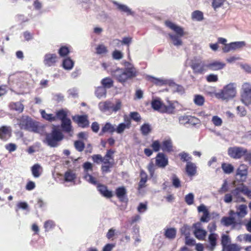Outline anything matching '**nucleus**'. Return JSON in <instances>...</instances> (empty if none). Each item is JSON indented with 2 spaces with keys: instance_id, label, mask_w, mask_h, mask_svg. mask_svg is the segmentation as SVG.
I'll list each match as a JSON object with an SVG mask.
<instances>
[{
  "instance_id": "a211bd4d",
  "label": "nucleus",
  "mask_w": 251,
  "mask_h": 251,
  "mask_svg": "<svg viewBox=\"0 0 251 251\" xmlns=\"http://www.w3.org/2000/svg\"><path fill=\"white\" fill-rule=\"evenodd\" d=\"M57 60V56L54 54H47L45 56L44 63L48 66L53 65Z\"/></svg>"
},
{
  "instance_id": "a878e982",
  "label": "nucleus",
  "mask_w": 251,
  "mask_h": 251,
  "mask_svg": "<svg viewBox=\"0 0 251 251\" xmlns=\"http://www.w3.org/2000/svg\"><path fill=\"white\" fill-rule=\"evenodd\" d=\"M32 174L34 177H39L42 172V168L39 164H34L31 169Z\"/></svg>"
},
{
  "instance_id": "412c9836",
  "label": "nucleus",
  "mask_w": 251,
  "mask_h": 251,
  "mask_svg": "<svg viewBox=\"0 0 251 251\" xmlns=\"http://www.w3.org/2000/svg\"><path fill=\"white\" fill-rule=\"evenodd\" d=\"M73 119L78 123L79 126L82 127H85L89 125L87 117L85 115L76 116L74 117Z\"/></svg>"
},
{
  "instance_id": "0eeeda50",
  "label": "nucleus",
  "mask_w": 251,
  "mask_h": 251,
  "mask_svg": "<svg viewBox=\"0 0 251 251\" xmlns=\"http://www.w3.org/2000/svg\"><path fill=\"white\" fill-rule=\"evenodd\" d=\"M247 152L246 149L241 147H230L228 149V154L234 159L240 158Z\"/></svg>"
},
{
  "instance_id": "680f3d73",
  "label": "nucleus",
  "mask_w": 251,
  "mask_h": 251,
  "mask_svg": "<svg viewBox=\"0 0 251 251\" xmlns=\"http://www.w3.org/2000/svg\"><path fill=\"white\" fill-rule=\"evenodd\" d=\"M194 199V196L191 193L186 195L185 197V201L188 205H191L193 203Z\"/></svg>"
},
{
  "instance_id": "1a4fd4ad",
  "label": "nucleus",
  "mask_w": 251,
  "mask_h": 251,
  "mask_svg": "<svg viewBox=\"0 0 251 251\" xmlns=\"http://www.w3.org/2000/svg\"><path fill=\"white\" fill-rule=\"evenodd\" d=\"M195 230L194 234L195 237L199 240H203L206 237L207 232L203 229L201 227V224L200 223H198L194 225Z\"/></svg>"
},
{
  "instance_id": "f8f14e48",
  "label": "nucleus",
  "mask_w": 251,
  "mask_h": 251,
  "mask_svg": "<svg viewBox=\"0 0 251 251\" xmlns=\"http://www.w3.org/2000/svg\"><path fill=\"white\" fill-rule=\"evenodd\" d=\"M248 175V167L244 164L240 165L237 170L236 176H240L241 181H245Z\"/></svg>"
},
{
  "instance_id": "774afa93",
  "label": "nucleus",
  "mask_w": 251,
  "mask_h": 251,
  "mask_svg": "<svg viewBox=\"0 0 251 251\" xmlns=\"http://www.w3.org/2000/svg\"><path fill=\"white\" fill-rule=\"evenodd\" d=\"M130 118L136 122H139L141 119L140 114L137 112H132L130 113Z\"/></svg>"
},
{
  "instance_id": "49530a36",
  "label": "nucleus",
  "mask_w": 251,
  "mask_h": 251,
  "mask_svg": "<svg viewBox=\"0 0 251 251\" xmlns=\"http://www.w3.org/2000/svg\"><path fill=\"white\" fill-rule=\"evenodd\" d=\"M141 133L144 135H147L151 130V126L149 124H144L140 128Z\"/></svg>"
},
{
  "instance_id": "b1692460",
  "label": "nucleus",
  "mask_w": 251,
  "mask_h": 251,
  "mask_svg": "<svg viewBox=\"0 0 251 251\" xmlns=\"http://www.w3.org/2000/svg\"><path fill=\"white\" fill-rule=\"evenodd\" d=\"M126 194V190L124 186L119 187L116 189V195L118 199L122 201H125V196Z\"/></svg>"
},
{
  "instance_id": "c756f323",
  "label": "nucleus",
  "mask_w": 251,
  "mask_h": 251,
  "mask_svg": "<svg viewBox=\"0 0 251 251\" xmlns=\"http://www.w3.org/2000/svg\"><path fill=\"white\" fill-rule=\"evenodd\" d=\"M61 127L64 131L69 133L72 131L71 121L67 119L61 122Z\"/></svg>"
},
{
  "instance_id": "423d86ee",
  "label": "nucleus",
  "mask_w": 251,
  "mask_h": 251,
  "mask_svg": "<svg viewBox=\"0 0 251 251\" xmlns=\"http://www.w3.org/2000/svg\"><path fill=\"white\" fill-rule=\"evenodd\" d=\"M207 64L200 59L192 61L191 67L195 73L203 74L207 70Z\"/></svg>"
},
{
  "instance_id": "2eb2a0df",
  "label": "nucleus",
  "mask_w": 251,
  "mask_h": 251,
  "mask_svg": "<svg viewBox=\"0 0 251 251\" xmlns=\"http://www.w3.org/2000/svg\"><path fill=\"white\" fill-rule=\"evenodd\" d=\"M167 157L162 153H159L156 157V165L161 168H164L168 165Z\"/></svg>"
},
{
  "instance_id": "37998d69",
  "label": "nucleus",
  "mask_w": 251,
  "mask_h": 251,
  "mask_svg": "<svg viewBox=\"0 0 251 251\" xmlns=\"http://www.w3.org/2000/svg\"><path fill=\"white\" fill-rule=\"evenodd\" d=\"M233 50H239L245 47L246 45L244 41H238L230 43Z\"/></svg>"
},
{
  "instance_id": "58836bf2",
  "label": "nucleus",
  "mask_w": 251,
  "mask_h": 251,
  "mask_svg": "<svg viewBox=\"0 0 251 251\" xmlns=\"http://www.w3.org/2000/svg\"><path fill=\"white\" fill-rule=\"evenodd\" d=\"M222 168L225 174H230L233 172L234 167L230 164L224 163L222 164Z\"/></svg>"
},
{
  "instance_id": "c85d7f7f",
  "label": "nucleus",
  "mask_w": 251,
  "mask_h": 251,
  "mask_svg": "<svg viewBox=\"0 0 251 251\" xmlns=\"http://www.w3.org/2000/svg\"><path fill=\"white\" fill-rule=\"evenodd\" d=\"M106 90L102 86L98 87L95 90V95L99 99L106 97Z\"/></svg>"
},
{
  "instance_id": "aec40b11",
  "label": "nucleus",
  "mask_w": 251,
  "mask_h": 251,
  "mask_svg": "<svg viewBox=\"0 0 251 251\" xmlns=\"http://www.w3.org/2000/svg\"><path fill=\"white\" fill-rule=\"evenodd\" d=\"M97 188L100 193L104 197L110 198L113 196L112 191L108 190L106 186L102 184H99L97 186Z\"/></svg>"
},
{
  "instance_id": "473e14b6",
  "label": "nucleus",
  "mask_w": 251,
  "mask_h": 251,
  "mask_svg": "<svg viewBox=\"0 0 251 251\" xmlns=\"http://www.w3.org/2000/svg\"><path fill=\"white\" fill-rule=\"evenodd\" d=\"M9 107L19 113L23 112L24 108V105L21 102H12L9 104Z\"/></svg>"
},
{
  "instance_id": "393cba45",
  "label": "nucleus",
  "mask_w": 251,
  "mask_h": 251,
  "mask_svg": "<svg viewBox=\"0 0 251 251\" xmlns=\"http://www.w3.org/2000/svg\"><path fill=\"white\" fill-rule=\"evenodd\" d=\"M186 171L189 176L195 175L197 172V167L195 163L188 162L186 166Z\"/></svg>"
},
{
  "instance_id": "7ed1b4c3",
  "label": "nucleus",
  "mask_w": 251,
  "mask_h": 251,
  "mask_svg": "<svg viewBox=\"0 0 251 251\" xmlns=\"http://www.w3.org/2000/svg\"><path fill=\"white\" fill-rule=\"evenodd\" d=\"M63 138L62 133L59 130L53 128L52 132L46 135V141L49 146L54 147L57 146V143Z\"/></svg>"
},
{
  "instance_id": "72a5a7b5",
  "label": "nucleus",
  "mask_w": 251,
  "mask_h": 251,
  "mask_svg": "<svg viewBox=\"0 0 251 251\" xmlns=\"http://www.w3.org/2000/svg\"><path fill=\"white\" fill-rule=\"evenodd\" d=\"M113 81L109 77L103 78L101 80V84L104 88H110L113 86Z\"/></svg>"
},
{
  "instance_id": "f257e3e1",
  "label": "nucleus",
  "mask_w": 251,
  "mask_h": 251,
  "mask_svg": "<svg viewBox=\"0 0 251 251\" xmlns=\"http://www.w3.org/2000/svg\"><path fill=\"white\" fill-rule=\"evenodd\" d=\"M236 93V84L230 83L225 86L223 89L216 94V96L223 100H228L235 97Z\"/></svg>"
},
{
  "instance_id": "a19ab883",
  "label": "nucleus",
  "mask_w": 251,
  "mask_h": 251,
  "mask_svg": "<svg viewBox=\"0 0 251 251\" xmlns=\"http://www.w3.org/2000/svg\"><path fill=\"white\" fill-rule=\"evenodd\" d=\"M163 151H171L172 149V144L171 140L164 141L161 146Z\"/></svg>"
},
{
  "instance_id": "9b49d317",
  "label": "nucleus",
  "mask_w": 251,
  "mask_h": 251,
  "mask_svg": "<svg viewBox=\"0 0 251 251\" xmlns=\"http://www.w3.org/2000/svg\"><path fill=\"white\" fill-rule=\"evenodd\" d=\"M165 25L167 26L174 31L177 34L176 35L179 37H182L184 35V31L181 27L169 21H166Z\"/></svg>"
},
{
  "instance_id": "5fc2aeb1",
  "label": "nucleus",
  "mask_w": 251,
  "mask_h": 251,
  "mask_svg": "<svg viewBox=\"0 0 251 251\" xmlns=\"http://www.w3.org/2000/svg\"><path fill=\"white\" fill-rule=\"evenodd\" d=\"M107 48L103 44H100L96 48V52L99 54H103L107 53Z\"/></svg>"
},
{
  "instance_id": "a18cd8bd",
  "label": "nucleus",
  "mask_w": 251,
  "mask_h": 251,
  "mask_svg": "<svg viewBox=\"0 0 251 251\" xmlns=\"http://www.w3.org/2000/svg\"><path fill=\"white\" fill-rule=\"evenodd\" d=\"M218 236L217 234L211 233L208 237L209 242L212 249H214L216 245V240Z\"/></svg>"
},
{
  "instance_id": "c03bdc74",
  "label": "nucleus",
  "mask_w": 251,
  "mask_h": 251,
  "mask_svg": "<svg viewBox=\"0 0 251 251\" xmlns=\"http://www.w3.org/2000/svg\"><path fill=\"white\" fill-rule=\"evenodd\" d=\"M170 38L173 41V44L176 46H181L182 44L181 40L178 35H173L172 34H169Z\"/></svg>"
},
{
  "instance_id": "4be33fe9",
  "label": "nucleus",
  "mask_w": 251,
  "mask_h": 251,
  "mask_svg": "<svg viewBox=\"0 0 251 251\" xmlns=\"http://www.w3.org/2000/svg\"><path fill=\"white\" fill-rule=\"evenodd\" d=\"M221 223L226 226L232 225L233 227L234 228L237 225V222L235 219L233 217H224L221 219Z\"/></svg>"
},
{
  "instance_id": "9d476101",
  "label": "nucleus",
  "mask_w": 251,
  "mask_h": 251,
  "mask_svg": "<svg viewBox=\"0 0 251 251\" xmlns=\"http://www.w3.org/2000/svg\"><path fill=\"white\" fill-rule=\"evenodd\" d=\"M199 212H202L203 215L201 218V221L202 222L207 223L210 220L209 212L206 207L203 204H201L198 207Z\"/></svg>"
},
{
  "instance_id": "20e7f679",
  "label": "nucleus",
  "mask_w": 251,
  "mask_h": 251,
  "mask_svg": "<svg viewBox=\"0 0 251 251\" xmlns=\"http://www.w3.org/2000/svg\"><path fill=\"white\" fill-rule=\"evenodd\" d=\"M19 126L21 129H26L34 132H38L36 125L27 116H23L19 120Z\"/></svg>"
},
{
  "instance_id": "6ab92c4d",
  "label": "nucleus",
  "mask_w": 251,
  "mask_h": 251,
  "mask_svg": "<svg viewBox=\"0 0 251 251\" xmlns=\"http://www.w3.org/2000/svg\"><path fill=\"white\" fill-rule=\"evenodd\" d=\"M178 104V102L176 101H169L168 105H164L163 110H162V112L174 114L175 113V110Z\"/></svg>"
},
{
  "instance_id": "bf43d9fd",
  "label": "nucleus",
  "mask_w": 251,
  "mask_h": 251,
  "mask_svg": "<svg viewBox=\"0 0 251 251\" xmlns=\"http://www.w3.org/2000/svg\"><path fill=\"white\" fill-rule=\"evenodd\" d=\"M225 0H213L212 6L214 10L221 7L224 3Z\"/></svg>"
},
{
  "instance_id": "39448f33",
  "label": "nucleus",
  "mask_w": 251,
  "mask_h": 251,
  "mask_svg": "<svg viewBox=\"0 0 251 251\" xmlns=\"http://www.w3.org/2000/svg\"><path fill=\"white\" fill-rule=\"evenodd\" d=\"M241 101L246 105L251 104V84L246 82L242 87Z\"/></svg>"
},
{
  "instance_id": "09e8293b",
  "label": "nucleus",
  "mask_w": 251,
  "mask_h": 251,
  "mask_svg": "<svg viewBox=\"0 0 251 251\" xmlns=\"http://www.w3.org/2000/svg\"><path fill=\"white\" fill-rule=\"evenodd\" d=\"M240 250L241 247L239 245L236 244H232L226 246V247H225L223 249V251H240Z\"/></svg>"
},
{
  "instance_id": "ea45409f",
  "label": "nucleus",
  "mask_w": 251,
  "mask_h": 251,
  "mask_svg": "<svg viewBox=\"0 0 251 251\" xmlns=\"http://www.w3.org/2000/svg\"><path fill=\"white\" fill-rule=\"evenodd\" d=\"M176 230L174 228H170L165 230V235L166 238L173 239L176 235Z\"/></svg>"
},
{
  "instance_id": "4468645a",
  "label": "nucleus",
  "mask_w": 251,
  "mask_h": 251,
  "mask_svg": "<svg viewBox=\"0 0 251 251\" xmlns=\"http://www.w3.org/2000/svg\"><path fill=\"white\" fill-rule=\"evenodd\" d=\"M242 189L243 187L242 183L232 191L231 193L234 198L236 199V202H246V199L240 195V193H242Z\"/></svg>"
},
{
  "instance_id": "2f4dec72",
  "label": "nucleus",
  "mask_w": 251,
  "mask_h": 251,
  "mask_svg": "<svg viewBox=\"0 0 251 251\" xmlns=\"http://www.w3.org/2000/svg\"><path fill=\"white\" fill-rule=\"evenodd\" d=\"M75 178V173L71 170H68L64 174V179L66 181L72 182Z\"/></svg>"
},
{
  "instance_id": "3c124183",
  "label": "nucleus",
  "mask_w": 251,
  "mask_h": 251,
  "mask_svg": "<svg viewBox=\"0 0 251 251\" xmlns=\"http://www.w3.org/2000/svg\"><path fill=\"white\" fill-rule=\"evenodd\" d=\"M192 18L193 19L196 20L198 21H201L203 18V13L199 10L195 11L192 14Z\"/></svg>"
},
{
  "instance_id": "dca6fc26",
  "label": "nucleus",
  "mask_w": 251,
  "mask_h": 251,
  "mask_svg": "<svg viewBox=\"0 0 251 251\" xmlns=\"http://www.w3.org/2000/svg\"><path fill=\"white\" fill-rule=\"evenodd\" d=\"M11 130L10 127L7 126H2L0 128V138L3 140H6L11 136Z\"/></svg>"
},
{
  "instance_id": "0e129e2a",
  "label": "nucleus",
  "mask_w": 251,
  "mask_h": 251,
  "mask_svg": "<svg viewBox=\"0 0 251 251\" xmlns=\"http://www.w3.org/2000/svg\"><path fill=\"white\" fill-rule=\"evenodd\" d=\"M230 242V239L228 235H223L222 237V244L223 246V249L225 247L228 246V244Z\"/></svg>"
},
{
  "instance_id": "5701e85b",
  "label": "nucleus",
  "mask_w": 251,
  "mask_h": 251,
  "mask_svg": "<svg viewBox=\"0 0 251 251\" xmlns=\"http://www.w3.org/2000/svg\"><path fill=\"white\" fill-rule=\"evenodd\" d=\"M236 215L240 218H243L248 214V208L245 204H241L236 206Z\"/></svg>"
},
{
  "instance_id": "7c9ffc66",
  "label": "nucleus",
  "mask_w": 251,
  "mask_h": 251,
  "mask_svg": "<svg viewBox=\"0 0 251 251\" xmlns=\"http://www.w3.org/2000/svg\"><path fill=\"white\" fill-rule=\"evenodd\" d=\"M113 153L114 152L112 150L108 151L105 155L103 157H102V162L104 164L114 163L113 161H111V160H113Z\"/></svg>"
},
{
  "instance_id": "864d4df0",
  "label": "nucleus",
  "mask_w": 251,
  "mask_h": 251,
  "mask_svg": "<svg viewBox=\"0 0 251 251\" xmlns=\"http://www.w3.org/2000/svg\"><path fill=\"white\" fill-rule=\"evenodd\" d=\"M56 118H57L60 119L61 122L64 120H66L67 118V112L64 110H60L56 112Z\"/></svg>"
},
{
  "instance_id": "c9c22d12",
  "label": "nucleus",
  "mask_w": 251,
  "mask_h": 251,
  "mask_svg": "<svg viewBox=\"0 0 251 251\" xmlns=\"http://www.w3.org/2000/svg\"><path fill=\"white\" fill-rule=\"evenodd\" d=\"M114 3L117 6L118 9L121 12H125L128 15L132 14L131 9L126 5L118 3L117 2H114Z\"/></svg>"
},
{
  "instance_id": "603ef678",
  "label": "nucleus",
  "mask_w": 251,
  "mask_h": 251,
  "mask_svg": "<svg viewBox=\"0 0 251 251\" xmlns=\"http://www.w3.org/2000/svg\"><path fill=\"white\" fill-rule=\"evenodd\" d=\"M149 79L154 84L158 85H162L168 83V81L166 79L157 78L151 76H150Z\"/></svg>"
},
{
  "instance_id": "4c0bfd02",
  "label": "nucleus",
  "mask_w": 251,
  "mask_h": 251,
  "mask_svg": "<svg viewBox=\"0 0 251 251\" xmlns=\"http://www.w3.org/2000/svg\"><path fill=\"white\" fill-rule=\"evenodd\" d=\"M141 179L139 183L138 188L141 189L145 186V183L147 180V175L146 173L142 171L140 173Z\"/></svg>"
},
{
  "instance_id": "bb28decb",
  "label": "nucleus",
  "mask_w": 251,
  "mask_h": 251,
  "mask_svg": "<svg viewBox=\"0 0 251 251\" xmlns=\"http://www.w3.org/2000/svg\"><path fill=\"white\" fill-rule=\"evenodd\" d=\"M111 101L107 100L100 102L99 107L101 111L105 112L107 111H111Z\"/></svg>"
},
{
  "instance_id": "4d7b16f0",
  "label": "nucleus",
  "mask_w": 251,
  "mask_h": 251,
  "mask_svg": "<svg viewBox=\"0 0 251 251\" xmlns=\"http://www.w3.org/2000/svg\"><path fill=\"white\" fill-rule=\"evenodd\" d=\"M179 156L180 157L181 161L183 162H190L189 160H191V157L187 153L183 152L179 154Z\"/></svg>"
},
{
  "instance_id": "f3484780",
  "label": "nucleus",
  "mask_w": 251,
  "mask_h": 251,
  "mask_svg": "<svg viewBox=\"0 0 251 251\" xmlns=\"http://www.w3.org/2000/svg\"><path fill=\"white\" fill-rule=\"evenodd\" d=\"M131 122L129 119H125L124 123L120 124L116 128V132L118 134H122L126 129L130 128Z\"/></svg>"
},
{
  "instance_id": "de8ad7c7",
  "label": "nucleus",
  "mask_w": 251,
  "mask_h": 251,
  "mask_svg": "<svg viewBox=\"0 0 251 251\" xmlns=\"http://www.w3.org/2000/svg\"><path fill=\"white\" fill-rule=\"evenodd\" d=\"M41 114L42 117L47 120H48L50 122L54 121L56 120L55 116H54L51 114L47 113L45 110H41Z\"/></svg>"
},
{
  "instance_id": "69168bd1",
  "label": "nucleus",
  "mask_w": 251,
  "mask_h": 251,
  "mask_svg": "<svg viewBox=\"0 0 251 251\" xmlns=\"http://www.w3.org/2000/svg\"><path fill=\"white\" fill-rule=\"evenodd\" d=\"M190 117L187 115H183L179 117V122L180 124L185 125L190 121Z\"/></svg>"
},
{
  "instance_id": "ddd939ff",
  "label": "nucleus",
  "mask_w": 251,
  "mask_h": 251,
  "mask_svg": "<svg viewBox=\"0 0 251 251\" xmlns=\"http://www.w3.org/2000/svg\"><path fill=\"white\" fill-rule=\"evenodd\" d=\"M207 69L211 71H216L224 68L226 66V64L219 61L215 60L207 64Z\"/></svg>"
},
{
  "instance_id": "f704fd0d",
  "label": "nucleus",
  "mask_w": 251,
  "mask_h": 251,
  "mask_svg": "<svg viewBox=\"0 0 251 251\" xmlns=\"http://www.w3.org/2000/svg\"><path fill=\"white\" fill-rule=\"evenodd\" d=\"M164 106V104L159 100H155L152 101L151 106L155 110L162 112Z\"/></svg>"
},
{
  "instance_id": "052dcab7",
  "label": "nucleus",
  "mask_w": 251,
  "mask_h": 251,
  "mask_svg": "<svg viewBox=\"0 0 251 251\" xmlns=\"http://www.w3.org/2000/svg\"><path fill=\"white\" fill-rule=\"evenodd\" d=\"M242 187V193L247 196L250 199H251V190L243 183Z\"/></svg>"
},
{
  "instance_id": "338daca9",
  "label": "nucleus",
  "mask_w": 251,
  "mask_h": 251,
  "mask_svg": "<svg viewBox=\"0 0 251 251\" xmlns=\"http://www.w3.org/2000/svg\"><path fill=\"white\" fill-rule=\"evenodd\" d=\"M172 183L173 186L176 188H178L180 186V181L175 175L172 176Z\"/></svg>"
},
{
  "instance_id": "e433bc0d",
  "label": "nucleus",
  "mask_w": 251,
  "mask_h": 251,
  "mask_svg": "<svg viewBox=\"0 0 251 251\" xmlns=\"http://www.w3.org/2000/svg\"><path fill=\"white\" fill-rule=\"evenodd\" d=\"M74 65V61L70 58L65 59L63 62V67L66 70H71Z\"/></svg>"
},
{
  "instance_id": "6e6552de",
  "label": "nucleus",
  "mask_w": 251,
  "mask_h": 251,
  "mask_svg": "<svg viewBox=\"0 0 251 251\" xmlns=\"http://www.w3.org/2000/svg\"><path fill=\"white\" fill-rule=\"evenodd\" d=\"M83 168L84 171V178L88 182L93 184H96L97 180L95 177L88 173L89 171H93V165L89 162H85L83 165Z\"/></svg>"
},
{
  "instance_id": "8fccbe9b",
  "label": "nucleus",
  "mask_w": 251,
  "mask_h": 251,
  "mask_svg": "<svg viewBox=\"0 0 251 251\" xmlns=\"http://www.w3.org/2000/svg\"><path fill=\"white\" fill-rule=\"evenodd\" d=\"M194 103L199 106H202L204 102V97L200 95H197L195 96L194 99Z\"/></svg>"
},
{
  "instance_id": "6e6d98bb",
  "label": "nucleus",
  "mask_w": 251,
  "mask_h": 251,
  "mask_svg": "<svg viewBox=\"0 0 251 251\" xmlns=\"http://www.w3.org/2000/svg\"><path fill=\"white\" fill-rule=\"evenodd\" d=\"M74 146L76 150L78 151H82L84 148V144L81 141H76L74 143Z\"/></svg>"
},
{
  "instance_id": "e2e57ef3",
  "label": "nucleus",
  "mask_w": 251,
  "mask_h": 251,
  "mask_svg": "<svg viewBox=\"0 0 251 251\" xmlns=\"http://www.w3.org/2000/svg\"><path fill=\"white\" fill-rule=\"evenodd\" d=\"M212 122L215 126H221L222 124V120L217 116H214L212 119Z\"/></svg>"
},
{
  "instance_id": "79ce46f5",
  "label": "nucleus",
  "mask_w": 251,
  "mask_h": 251,
  "mask_svg": "<svg viewBox=\"0 0 251 251\" xmlns=\"http://www.w3.org/2000/svg\"><path fill=\"white\" fill-rule=\"evenodd\" d=\"M122 106V103L121 100H116L114 104L111 102V111L116 112L121 109Z\"/></svg>"
},
{
  "instance_id": "13d9d810",
  "label": "nucleus",
  "mask_w": 251,
  "mask_h": 251,
  "mask_svg": "<svg viewBox=\"0 0 251 251\" xmlns=\"http://www.w3.org/2000/svg\"><path fill=\"white\" fill-rule=\"evenodd\" d=\"M206 79L209 82H215L218 80V76L217 75L211 74L206 76Z\"/></svg>"
},
{
  "instance_id": "cd10ccee",
  "label": "nucleus",
  "mask_w": 251,
  "mask_h": 251,
  "mask_svg": "<svg viewBox=\"0 0 251 251\" xmlns=\"http://www.w3.org/2000/svg\"><path fill=\"white\" fill-rule=\"evenodd\" d=\"M116 131V128L114 126L109 123H106L104 126L102 128L101 131L100 133V135L102 136L104 133L109 132L113 133Z\"/></svg>"
},
{
  "instance_id": "f03ea898",
  "label": "nucleus",
  "mask_w": 251,
  "mask_h": 251,
  "mask_svg": "<svg viewBox=\"0 0 251 251\" xmlns=\"http://www.w3.org/2000/svg\"><path fill=\"white\" fill-rule=\"evenodd\" d=\"M112 75L120 82H125L128 78H130L136 75L134 68H127L126 70L117 69L112 73Z\"/></svg>"
}]
</instances>
